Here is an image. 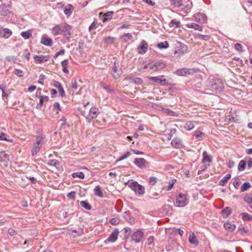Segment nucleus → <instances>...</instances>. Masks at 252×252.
Returning <instances> with one entry per match:
<instances>
[{"mask_svg":"<svg viewBox=\"0 0 252 252\" xmlns=\"http://www.w3.org/2000/svg\"><path fill=\"white\" fill-rule=\"evenodd\" d=\"M245 202L251 204V208L252 209V194L247 195L244 197Z\"/></svg>","mask_w":252,"mask_h":252,"instance_id":"40","label":"nucleus"},{"mask_svg":"<svg viewBox=\"0 0 252 252\" xmlns=\"http://www.w3.org/2000/svg\"><path fill=\"white\" fill-rule=\"evenodd\" d=\"M43 138L42 136H38L36 139V142L34 143L33 148L32 150V154L34 156L39 151L42 145Z\"/></svg>","mask_w":252,"mask_h":252,"instance_id":"3","label":"nucleus"},{"mask_svg":"<svg viewBox=\"0 0 252 252\" xmlns=\"http://www.w3.org/2000/svg\"><path fill=\"white\" fill-rule=\"evenodd\" d=\"M122 38L123 39V40L127 42L128 40H129L132 39V36L131 33H128L124 34L122 36Z\"/></svg>","mask_w":252,"mask_h":252,"instance_id":"48","label":"nucleus"},{"mask_svg":"<svg viewBox=\"0 0 252 252\" xmlns=\"http://www.w3.org/2000/svg\"><path fill=\"white\" fill-rule=\"evenodd\" d=\"M154 238L153 236H150L147 239V242L146 243V244L148 246L151 245L154 242Z\"/></svg>","mask_w":252,"mask_h":252,"instance_id":"57","label":"nucleus"},{"mask_svg":"<svg viewBox=\"0 0 252 252\" xmlns=\"http://www.w3.org/2000/svg\"><path fill=\"white\" fill-rule=\"evenodd\" d=\"M113 14V12L112 11L108 12L104 14L103 19H102V22L105 23L110 21L112 19Z\"/></svg>","mask_w":252,"mask_h":252,"instance_id":"22","label":"nucleus"},{"mask_svg":"<svg viewBox=\"0 0 252 252\" xmlns=\"http://www.w3.org/2000/svg\"><path fill=\"white\" fill-rule=\"evenodd\" d=\"M30 55V53L29 52V51L27 50H25L24 52L22 57L26 60H29Z\"/></svg>","mask_w":252,"mask_h":252,"instance_id":"59","label":"nucleus"},{"mask_svg":"<svg viewBox=\"0 0 252 252\" xmlns=\"http://www.w3.org/2000/svg\"><path fill=\"white\" fill-rule=\"evenodd\" d=\"M41 43L46 46H51L53 44V41L51 38L42 37L41 39Z\"/></svg>","mask_w":252,"mask_h":252,"instance_id":"21","label":"nucleus"},{"mask_svg":"<svg viewBox=\"0 0 252 252\" xmlns=\"http://www.w3.org/2000/svg\"><path fill=\"white\" fill-rule=\"evenodd\" d=\"M148 79L149 81H152L153 82H156L159 83L162 85H167L168 82L165 79H161L159 77H149Z\"/></svg>","mask_w":252,"mask_h":252,"instance_id":"11","label":"nucleus"},{"mask_svg":"<svg viewBox=\"0 0 252 252\" xmlns=\"http://www.w3.org/2000/svg\"><path fill=\"white\" fill-rule=\"evenodd\" d=\"M130 155V153L129 152H127L126 153H125L122 157H121L118 161H121L124 159L126 158Z\"/></svg>","mask_w":252,"mask_h":252,"instance_id":"58","label":"nucleus"},{"mask_svg":"<svg viewBox=\"0 0 252 252\" xmlns=\"http://www.w3.org/2000/svg\"><path fill=\"white\" fill-rule=\"evenodd\" d=\"M143 232L141 230H138L133 234L132 240L135 243H139L143 237Z\"/></svg>","mask_w":252,"mask_h":252,"instance_id":"9","label":"nucleus"},{"mask_svg":"<svg viewBox=\"0 0 252 252\" xmlns=\"http://www.w3.org/2000/svg\"><path fill=\"white\" fill-rule=\"evenodd\" d=\"M223 226L225 229L229 232H232L235 229V225L229 222H225L224 223Z\"/></svg>","mask_w":252,"mask_h":252,"instance_id":"19","label":"nucleus"},{"mask_svg":"<svg viewBox=\"0 0 252 252\" xmlns=\"http://www.w3.org/2000/svg\"><path fill=\"white\" fill-rule=\"evenodd\" d=\"M186 26L188 28H192V29H194V30H198V31H202V28L201 26H200V25L197 24H195V23H189V24H187Z\"/></svg>","mask_w":252,"mask_h":252,"instance_id":"24","label":"nucleus"},{"mask_svg":"<svg viewBox=\"0 0 252 252\" xmlns=\"http://www.w3.org/2000/svg\"><path fill=\"white\" fill-rule=\"evenodd\" d=\"M9 159V156L4 152L0 153V161H6Z\"/></svg>","mask_w":252,"mask_h":252,"instance_id":"34","label":"nucleus"},{"mask_svg":"<svg viewBox=\"0 0 252 252\" xmlns=\"http://www.w3.org/2000/svg\"><path fill=\"white\" fill-rule=\"evenodd\" d=\"M133 82L136 84L140 85L143 83V80L140 78H135L132 80Z\"/></svg>","mask_w":252,"mask_h":252,"instance_id":"55","label":"nucleus"},{"mask_svg":"<svg viewBox=\"0 0 252 252\" xmlns=\"http://www.w3.org/2000/svg\"><path fill=\"white\" fill-rule=\"evenodd\" d=\"M195 73V70L192 68H183L176 70L177 75L181 76H187L189 75H192Z\"/></svg>","mask_w":252,"mask_h":252,"instance_id":"7","label":"nucleus"},{"mask_svg":"<svg viewBox=\"0 0 252 252\" xmlns=\"http://www.w3.org/2000/svg\"><path fill=\"white\" fill-rule=\"evenodd\" d=\"M146 160L144 158H135L134 160V163L138 167L141 169H144L146 167Z\"/></svg>","mask_w":252,"mask_h":252,"instance_id":"12","label":"nucleus"},{"mask_svg":"<svg viewBox=\"0 0 252 252\" xmlns=\"http://www.w3.org/2000/svg\"><path fill=\"white\" fill-rule=\"evenodd\" d=\"M231 209L229 207H226L224 208L221 212L222 215H224L226 217L228 216L231 214Z\"/></svg>","mask_w":252,"mask_h":252,"instance_id":"46","label":"nucleus"},{"mask_svg":"<svg viewBox=\"0 0 252 252\" xmlns=\"http://www.w3.org/2000/svg\"><path fill=\"white\" fill-rule=\"evenodd\" d=\"M48 164L58 168L60 166V162L56 159H50L48 161Z\"/></svg>","mask_w":252,"mask_h":252,"instance_id":"30","label":"nucleus"},{"mask_svg":"<svg viewBox=\"0 0 252 252\" xmlns=\"http://www.w3.org/2000/svg\"><path fill=\"white\" fill-rule=\"evenodd\" d=\"M157 71L161 70L166 66V64L162 62H158L156 63Z\"/></svg>","mask_w":252,"mask_h":252,"instance_id":"36","label":"nucleus"},{"mask_svg":"<svg viewBox=\"0 0 252 252\" xmlns=\"http://www.w3.org/2000/svg\"><path fill=\"white\" fill-rule=\"evenodd\" d=\"M144 68H149V70H153L154 71H157L156 63H149L147 64H145L144 66Z\"/></svg>","mask_w":252,"mask_h":252,"instance_id":"31","label":"nucleus"},{"mask_svg":"<svg viewBox=\"0 0 252 252\" xmlns=\"http://www.w3.org/2000/svg\"><path fill=\"white\" fill-rule=\"evenodd\" d=\"M157 46L159 49H166L169 47V44L167 41L160 42L158 44Z\"/></svg>","mask_w":252,"mask_h":252,"instance_id":"39","label":"nucleus"},{"mask_svg":"<svg viewBox=\"0 0 252 252\" xmlns=\"http://www.w3.org/2000/svg\"><path fill=\"white\" fill-rule=\"evenodd\" d=\"M189 240L190 244L194 245L195 246H197L199 244V242L196 239V236L193 233L189 234Z\"/></svg>","mask_w":252,"mask_h":252,"instance_id":"20","label":"nucleus"},{"mask_svg":"<svg viewBox=\"0 0 252 252\" xmlns=\"http://www.w3.org/2000/svg\"><path fill=\"white\" fill-rule=\"evenodd\" d=\"M61 26L60 25H57L52 29V33L54 35L61 34Z\"/></svg>","mask_w":252,"mask_h":252,"instance_id":"25","label":"nucleus"},{"mask_svg":"<svg viewBox=\"0 0 252 252\" xmlns=\"http://www.w3.org/2000/svg\"><path fill=\"white\" fill-rule=\"evenodd\" d=\"M171 145L176 148H181L182 146L181 140L179 138H175L171 141Z\"/></svg>","mask_w":252,"mask_h":252,"instance_id":"18","label":"nucleus"},{"mask_svg":"<svg viewBox=\"0 0 252 252\" xmlns=\"http://www.w3.org/2000/svg\"><path fill=\"white\" fill-rule=\"evenodd\" d=\"M119 231L118 229H115L109 236V237L104 241V243L107 244L108 242L114 243L118 239Z\"/></svg>","mask_w":252,"mask_h":252,"instance_id":"8","label":"nucleus"},{"mask_svg":"<svg viewBox=\"0 0 252 252\" xmlns=\"http://www.w3.org/2000/svg\"><path fill=\"white\" fill-rule=\"evenodd\" d=\"M61 34H63L67 40L69 39L71 35L70 31L71 27L67 24L61 25Z\"/></svg>","mask_w":252,"mask_h":252,"instance_id":"6","label":"nucleus"},{"mask_svg":"<svg viewBox=\"0 0 252 252\" xmlns=\"http://www.w3.org/2000/svg\"><path fill=\"white\" fill-rule=\"evenodd\" d=\"M0 140H5L11 142L12 140L11 139H8L7 138L6 134L4 133H1L0 135Z\"/></svg>","mask_w":252,"mask_h":252,"instance_id":"51","label":"nucleus"},{"mask_svg":"<svg viewBox=\"0 0 252 252\" xmlns=\"http://www.w3.org/2000/svg\"><path fill=\"white\" fill-rule=\"evenodd\" d=\"M242 219L244 220H252V216L247 213H243L242 214Z\"/></svg>","mask_w":252,"mask_h":252,"instance_id":"44","label":"nucleus"},{"mask_svg":"<svg viewBox=\"0 0 252 252\" xmlns=\"http://www.w3.org/2000/svg\"><path fill=\"white\" fill-rule=\"evenodd\" d=\"M196 38L199 40L207 41L210 39V37L208 35H202L197 34L196 36Z\"/></svg>","mask_w":252,"mask_h":252,"instance_id":"41","label":"nucleus"},{"mask_svg":"<svg viewBox=\"0 0 252 252\" xmlns=\"http://www.w3.org/2000/svg\"><path fill=\"white\" fill-rule=\"evenodd\" d=\"M211 90L216 92H221L224 88L223 81L220 79H215L210 82Z\"/></svg>","mask_w":252,"mask_h":252,"instance_id":"2","label":"nucleus"},{"mask_svg":"<svg viewBox=\"0 0 252 252\" xmlns=\"http://www.w3.org/2000/svg\"><path fill=\"white\" fill-rule=\"evenodd\" d=\"M83 229L81 228H78L77 230L71 229L69 234L75 237L78 236H80L83 234Z\"/></svg>","mask_w":252,"mask_h":252,"instance_id":"17","label":"nucleus"},{"mask_svg":"<svg viewBox=\"0 0 252 252\" xmlns=\"http://www.w3.org/2000/svg\"><path fill=\"white\" fill-rule=\"evenodd\" d=\"M101 86L103 89L106 90L108 92H110V93L114 92V90L113 89L110 88V87L105 83H102L101 84Z\"/></svg>","mask_w":252,"mask_h":252,"instance_id":"52","label":"nucleus"},{"mask_svg":"<svg viewBox=\"0 0 252 252\" xmlns=\"http://www.w3.org/2000/svg\"><path fill=\"white\" fill-rule=\"evenodd\" d=\"M188 51V47L187 46L183 45L180 47L178 50H176L174 55L178 54V56H182L186 54Z\"/></svg>","mask_w":252,"mask_h":252,"instance_id":"16","label":"nucleus"},{"mask_svg":"<svg viewBox=\"0 0 252 252\" xmlns=\"http://www.w3.org/2000/svg\"><path fill=\"white\" fill-rule=\"evenodd\" d=\"M72 176L73 178L78 177L81 179H84L85 177L84 174L82 172L73 173L72 174Z\"/></svg>","mask_w":252,"mask_h":252,"instance_id":"45","label":"nucleus"},{"mask_svg":"<svg viewBox=\"0 0 252 252\" xmlns=\"http://www.w3.org/2000/svg\"><path fill=\"white\" fill-rule=\"evenodd\" d=\"M110 222L111 223V224L116 225L119 223V220L117 218H114L110 220Z\"/></svg>","mask_w":252,"mask_h":252,"instance_id":"54","label":"nucleus"},{"mask_svg":"<svg viewBox=\"0 0 252 252\" xmlns=\"http://www.w3.org/2000/svg\"><path fill=\"white\" fill-rule=\"evenodd\" d=\"M194 18L196 22L204 24L207 21V17L204 13H198L194 15Z\"/></svg>","mask_w":252,"mask_h":252,"instance_id":"10","label":"nucleus"},{"mask_svg":"<svg viewBox=\"0 0 252 252\" xmlns=\"http://www.w3.org/2000/svg\"><path fill=\"white\" fill-rule=\"evenodd\" d=\"M45 79V75L43 74H41L39 76V78L38 81V82L42 85H43V80Z\"/></svg>","mask_w":252,"mask_h":252,"instance_id":"60","label":"nucleus"},{"mask_svg":"<svg viewBox=\"0 0 252 252\" xmlns=\"http://www.w3.org/2000/svg\"><path fill=\"white\" fill-rule=\"evenodd\" d=\"M9 13V10L5 5L0 6V14L3 16H6Z\"/></svg>","mask_w":252,"mask_h":252,"instance_id":"26","label":"nucleus"},{"mask_svg":"<svg viewBox=\"0 0 252 252\" xmlns=\"http://www.w3.org/2000/svg\"><path fill=\"white\" fill-rule=\"evenodd\" d=\"M203 158L202 159V162L207 161L209 162H211L212 161V158L208 155L206 151H204L203 153Z\"/></svg>","mask_w":252,"mask_h":252,"instance_id":"43","label":"nucleus"},{"mask_svg":"<svg viewBox=\"0 0 252 252\" xmlns=\"http://www.w3.org/2000/svg\"><path fill=\"white\" fill-rule=\"evenodd\" d=\"M72 88L75 90H76L78 88L76 79L72 80Z\"/></svg>","mask_w":252,"mask_h":252,"instance_id":"64","label":"nucleus"},{"mask_svg":"<svg viewBox=\"0 0 252 252\" xmlns=\"http://www.w3.org/2000/svg\"><path fill=\"white\" fill-rule=\"evenodd\" d=\"M54 86L58 89L59 94L61 96L65 95L64 90L60 83L56 82Z\"/></svg>","mask_w":252,"mask_h":252,"instance_id":"28","label":"nucleus"},{"mask_svg":"<svg viewBox=\"0 0 252 252\" xmlns=\"http://www.w3.org/2000/svg\"><path fill=\"white\" fill-rule=\"evenodd\" d=\"M158 181L157 178L155 177H151L149 180V183L151 185H155Z\"/></svg>","mask_w":252,"mask_h":252,"instance_id":"49","label":"nucleus"},{"mask_svg":"<svg viewBox=\"0 0 252 252\" xmlns=\"http://www.w3.org/2000/svg\"><path fill=\"white\" fill-rule=\"evenodd\" d=\"M65 51L64 49H62L60 51L56 53L55 55L54 56V58H57L59 56L63 55L64 54Z\"/></svg>","mask_w":252,"mask_h":252,"instance_id":"61","label":"nucleus"},{"mask_svg":"<svg viewBox=\"0 0 252 252\" xmlns=\"http://www.w3.org/2000/svg\"><path fill=\"white\" fill-rule=\"evenodd\" d=\"M194 127V125L191 122H187L184 126V128L187 130H190Z\"/></svg>","mask_w":252,"mask_h":252,"instance_id":"38","label":"nucleus"},{"mask_svg":"<svg viewBox=\"0 0 252 252\" xmlns=\"http://www.w3.org/2000/svg\"><path fill=\"white\" fill-rule=\"evenodd\" d=\"M188 202L187 201V196L186 194L180 193L176 197V203L178 207H184L188 204Z\"/></svg>","mask_w":252,"mask_h":252,"instance_id":"4","label":"nucleus"},{"mask_svg":"<svg viewBox=\"0 0 252 252\" xmlns=\"http://www.w3.org/2000/svg\"><path fill=\"white\" fill-rule=\"evenodd\" d=\"M231 175L230 174H227L219 182V185L221 186H224L228 181L230 179Z\"/></svg>","mask_w":252,"mask_h":252,"instance_id":"29","label":"nucleus"},{"mask_svg":"<svg viewBox=\"0 0 252 252\" xmlns=\"http://www.w3.org/2000/svg\"><path fill=\"white\" fill-rule=\"evenodd\" d=\"M80 205L82 207L84 208L87 210H90L92 208L90 204L85 201H81Z\"/></svg>","mask_w":252,"mask_h":252,"instance_id":"42","label":"nucleus"},{"mask_svg":"<svg viewBox=\"0 0 252 252\" xmlns=\"http://www.w3.org/2000/svg\"><path fill=\"white\" fill-rule=\"evenodd\" d=\"M73 10V7L71 4H67L64 8V13L68 16H70Z\"/></svg>","mask_w":252,"mask_h":252,"instance_id":"23","label":"nucleus"},{"mask_svg":"<svg viewBox=\"0 0 252 252\" xmlns=\"http://www.w3.org/2000/svg\"><path fill=\"white\" fill-rule=\"evenodd\" d=\"M21 36L25 39H29L32 36L31 30H28L26 32H22Z\"/></svg>","mask_w":252,"mask_h":252,"instance_id":"33","label":"nucleus"},{"mask_svg":"<svg viewBox=\"0 0 252 252\" xmlns=\"http://www.w3.org/2000/svg\"><path fill=\"white\" fill-rule=\"evenodd\" d=\"M148 46L145 40H142L137 48L138 52L141 54H145L147 51Z\"/></svg>","mask_w":252,"mask_h":252,"instance_id":"13","label":"nucleus"},{"mask_svg":"<svg viewBox=\"0 0 252 252\" xmlns=\"http://www.w3.org/2000/svg\"><path fill=\"white\" fill-rule=\"evenodd\" d=\"M171 2L172 5L175 7L179 8L183 5V1L182 0H171Z\"/></svg>","mask_w":252,"mask_h":252,"instance_id":"35","label":"nucleus"},{"mask_svg":"<svg viewBox=\"0 0 252 252\" xmlns=\"http://www.w3.org/2000/svg\"><path fill=\"white\" fill-rule=\"evenodd\" d=\"M12 34L10 30L7 28H1L0 30V36L5 38H8Z\"/></svg>","mask_w":252,"mask_h":252,"instance_id":"14","label":"nucleus"},{"mask_svg":"<svg viewBox=\"0 0 252 252\" xmlns=\"http://www.w3.org/2000/svg\"><path fill=\"white\" fill-rule=\"evenodd\" d=\"M123 231L125 233V237L126 238L130 234V229L129 228H125Z\"/></svg>","mask_w":252,"mask_h":252,"instance_id":"56","label":"nucleus"},{"mask_svg":"<svg viewBox=\"0 0 252 252\" xmlns=\"http://www.w3.org/2000/svg\"><path fill=\"white\" fill-rule=\"evenodd\" d=\"M170 26L175 25L176 27L178 28L180 27V22L175 19H173L171 21Z\"/></svg>","mask_w":252,"mask_h":252,"instance_id":"53","label":"nucleus"},{"mask_svg":"<svg viewBox=\"0 0 252 252\" xmlns=\"http://www.w3.org/2000/svg\"><path fill=\"white\" fill-rule=\"evenodd\" d=\"M246 166V162L244 160H241L238 164V169L239 171H242L245 170Z\"/></svg>","mask_w":252,"mask_h":252,"instance_id":"37","label":"nucleus"},{"mask_svg":"<svg viewBox=\"0 0 252 252\" xmlns=\"http://www.w3.org/2000/svg\"><path fill=\"white\" fill-rule=\"evenodd\" d=\"M35 62L38 63H45L49 60V57L48 56H35L34 57Z\"/></svg>","mask_w":252,"mask_h":252,"instance_id":"15","label":"nucleus"},{"mask_svg":"<svg viewBox=\"0 0 252 252\" xmlns=\"http://www.w3.org/2000/svg\"><path fill=\"white\" fill-rule=\"evenodd\" d=\"M94 191L96 196L99 197H103V193L99 186H97L95 187L94 189Z\"/></svg>","mask_w":252,"mask_h":252,"instance_id":"32","label":"nucleus"},{"mask_svg":"<svg viewBox=\"0 0 252 252\" xmlns=\"http://www.w3.org/2000/svg\"><path fill=\"white\" fill-rule=\"evenodd\" d=\"M251 187V185L249 183L245 182L241 187V190L242 192L245 191L247 190Z\"/></svg>","mask_w":252,"mask_h":252,"instance_id":"47","label":"nucleus"},{"mask_svg":"<svg viewBox=\"0 0 252 252\" xmlns=\"http://www.w3.org/2000/svg\"><path fill=\"white\" fill-rule=\"evenodd\" d=\"M130 186L131 189L135 192L136 194L142 195L145 192L144 187L139 185L137 182L132 181Z\"/></svg>","mask_w":252,"mask_h":252,"instance_id":"5","label":"nucleus"},{"mask_svg":"<svg viewBox=\"0 0 252 252\" xmlns=\"http://www.w3.org/2000/svg\"><path fill=\"white\" fill-rule=\"evenodd\" d=\"M81 114L85 116L88 122H91L93 119L95 118L98 114V109L96 107L91 108L88 110L81 111Z\"/></svg>","mask_w":252,"mask_h":252,"instance_id":"1","label":"nucleus"},{"mask_svg":"<svg viewBox=\"0 0 252 252\" xmlns=\"http://www.w3.org/2000/svg\"><path fill=\"white\" fill-rule=\"evenodd\" d=\"M113 76L115 79H118L120 77L121 71H118V68L116 65V63L115 62L113 66Z\"/></svg>","mask_w":252,"mask_h":252,"instance_id":"27","label":"nucleus"},{"mask_svg":"<svg viewBox=\"0 0 252 252\" xmlns=\"http://www.w3.org/2000/svg\"><path fill=\"white\" fill-rule=\"evenodd\" d=\"M174 230H176V228H169L168 230H166V233L167 234L176 235V232H174V231H173Z\"/></svg>","mask_w":252,"mask_h":252,"instance_id":"62","label":"nucleus"},{"mask_svg":"<svg viewBox=\"0 0 252 252\" xmlns=\"http://www.w3.org/2000/svg\"><path fill=\"white\" fill-rule=\"evenodd\" d=\"M235 49L238 51H241L242 46L239 43H236L235 44Z\"/></svg>","mask_w":252,"mask_h":252,"instance_id":"63","label":"nucleus"},{"mask_svg":"<svg viewBox=\"0 0 252 252\" xmlns=\"http://www.w3.org/2000/svg\"><path fill=\"white\" fill-rule=\"evenodd\" d=\"M49 98L47 96L45 95H40L39 96V103L40 105H42L43 103V101H48Z\"/></svg>","mask_w":252,"mask_h":252,"instance_id":"50","label":"nucleus"}]
</instances>
